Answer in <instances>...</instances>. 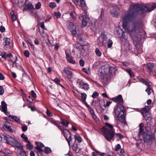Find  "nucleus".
<instances>
[{
    "label": "nucleus",
    "instance_id": "nucleus-60",
    "mask_svg": "<svg viewBox=\"0 0 156 156\" xmlns=\"http://www.w3.org/2000/svg\"><path fill=\"white\" fill-rule=\"evenodd\" d=\"M0 31L2 32H4L5 31V27L3 26H1L0 27Z\"/></svg>",
    "mask_w": 156,
    "mask_h": 156
},
{
    "label": "nucleus",
    "instance_id": "nucleus-50",
    "mask_svg": "<svg viewBox=\"0 0 156 156\" xmlns=\"http://www.w3.org/2000/svg\"><path fill=\"white\" fill-rule=\"evenodd\" d=\"M121 148V146L119 144H118L115 146V150L116 151H119Z\"/></svg>",
    "mask_w": 156,
    "mask_h": 156
},
{
    "label": "nucleus",
    "instance_id": "nucleus-33",
    "mask_svg": "<svg viewBox=\"0 0 156 156\" xmlns=\"http://www.w3.org/2000/svg\"><path fill=\"white\" fill-rule=\"evenodd\" d=\"M76 142V141L75 140L72 146V148L73 150L77 153L78 152H77V151L78 147L77 144H75Z\"/></svg>",
    "mask_w": 156,
    "mask_h": 156
},
{
    "label": "nucleus",
    "instance_id": "nucleus-11",
    "mask_svg": "<svg viewBox=\"0 0 156 156\" xmlns=\"http://www.w3.org/2000/svg\"><path fill=\"white\" fill-rule=\"evenodd\" d=\"M73 2L76 5L83 7L85 5V2L84 0H73Z\"/></svg>",
    "mask_w": 156,
    "mask_h": 156
},
{
    "label": "nucleus",
    "instance_id": "nucleus-38",
    "mask_svg": "<svg viewBox=\"0 0 156 156\" xmlns=\"http://www.w3.org/2000/svg\"><path fill=\"white\" fill-rule=\"evenodd\" d=\"M145 91L148 93V94L149 95L151 92L153 91V90L151 89V86L148 87V88L145 90Z\"/></svg>",
    "mask_w": 156,
    "mask_h": 156
},
{
    "label": "nucleus",
    "instance_id": "nucleus-43",
    "mask_svg": "<svg viewBox=\"0 0 156 156\" xmlns=\"http://www.w3.org/2000/svg\"><path fill=\"white\" fill-rule=\"evenodd\" d=\"M35 149L37 150L38 151V152H43V151L41 148L38 145H37V146L35 147Z\"/></svg>",
    "mask_w": 156,
    "mask_h": 156
},
{
    "label": "nucleus",
    "instance_id": "nucleus-6",
    "mask_svg": "<svg viewBox=\"0 0 156 156\" xmlns=\"http://www.w3.org/2000/svg\"><path fill=\"white\" fill-rule=\"evenodd\" d=\"M76 83L79 88L85 90H88L89 88V85L82 80L78 79L76 82Z\"/></svg>",
    "mask_w": 156,
    "mask_h": 156
},
{
    "label": "nucleus",
    "instance_id": "nucleus-27",
    "mask_svg": "<svg viewBox=\"0 0 156 156\" xmlns=\"http://www.w3.org/2000/svg\"><path fill=\"white\" fill-rule=\"evenodd\" d=\"M61 123L65 126L66 127H67L69 123V122L66 120L61 119Z\"/></svg>",
    "mask_w": 156,
    "mask_h": 156
},
{
    "label": "nucleus",
    "instance_id": "nucleus-9",
    "mask_svg": "<svg viewBox=\"0 0 156 156\" xmlns=\"http://www.w3.org/2000/svg\"><path fill=\"white\" fill-rule=\"evenodd\" d=\"M1 106H0V110L4 112L6 115H7L9 113L7 111V105L6 104L4 101H2L1 102Z\"/></svg>",
    "mask_w": 156,
    "mask_h": 156
},
{
    "label": "nucleus",
    "instance_id": "nucleus-5",
    "mask_svg": "<svg viewBox=\"0 0 156 156\" xmlns=\"http://www.w3.org/2000/svg\"><path fill=\"white\" fill-rule=\"evenodd\" d=\"M143 138L145 142H149L154 138L152 133L150 131H147L144 133Z\"/></svg>",
    "mask_w": 156,
    "mask_h": 156
},
{
    "label": "nucleus",
    "instance_id": "nucleus-10",
    "mask_svg": "<svg viewBox=\"0 0 156 156\" xmlns=\"http://www.w3.org/2000/svg\"><path fill=\"white\" fill-rule=\"evenodd\" d=\"M101 74H108L109 65L106 64L103 66L101 69Z\"/></svg>",
    "mask_w": 156,
    "mask_h": 156
},
{
    "label": "nucleus",
    "instance_id": "nucleus-14",
    "mask_svg": "<svg viewBox=\"0 0 156 156\" xmlns=\"http://www.w3.org/2000/svg\"><path fill=\"white\" fill-rule=\"evenodd\" d=\"M113 101L119 103V105H122L123 103V100L121 95H119L115 98H113Z\"/></svg>",
    "mask_w": 156,
    "mask_h": 156
},
{
    "label": "nucleus",
    "instance_id": "nucleus-17",
    "mask_svg": "<svg viewBox=\"0 0 156 156\" xmlns=\"http://www.w3.org/2000/svg\"><path fill=\"white\" fill-rule=\"evenodd\" d=\"M140 81L142 83L147 87L151 86V83L147 79L140 78L139 79Z\"/></svg>",
    "mask_w": 156,
    "mask_h": 156
},
{
    "label": "nucleus",
    "instance_id": "nucleus-39",
    "mask_svg": "<svg viewBox=\"0 0 156 156\" xmlns=\"http://www.w3.org/2000/svg\"><path fill=\"white\" fill-rule=\"evenodd\" d=\"M3 127L5 129H7L10 132H12V129L9 126H8L6 124H5L3 126Z\"/></svg>",
    "mask_w": 156,
    "mask_h": 156
},
{
    "label": "nucleus",
    "instance_id": "nucleus-1",
    "mask_svg": "<svg viewBox=\"0 0 156 156\" xmlns=\"http://www.w3.org/2000/svg\"><path fill=\"white\" fill-rule=\"evenodd\" d=\"M156 7L155 3L145 5L132 4L130 5L128 13L123 17V27L133 35V39L135 41L139 42L141 41L143 31L141 21L136 20L137 14H141L142 16H144L145 12L152 11Z\"/></svg>",
    "mask_w": 156,
    "mask_h": 156
},
{
    "label": "nucleus",
    "instance_id": "nucleus-55",
    "mask_svg": "<svg viewBox=\"0 0 156 156\" xmlns=\"http://www.w3.org/2000/svg\"><path fill=\"white\" fill-rule=\"evenodd\" d=\"M54 15L56 16L57 18H58L60 17L61 16V14L59 12H55L54 13Z\"/></svg>",
    "mask_w": 156,
    "mask_h": 156
},
{
    "label": "nucleus",
    "instance_id": "nucleus-63",
    "mask_svg": "<svg viewBox=\"0 0 156 156\" xmlns=\"http://www.w3.org/2000/svg\"><path fill=\"white\" fill-rule=\"evenodd\" d=\"M71 33L73 35H75L76 34V29H72L71 30Z\"/></svg>",
    "mask_w": 156,
    "mask_h": 156
},
{
    "label": "nucleus",
    "instance_id": "nucleus-44",
    "mask_svg": "<svg viewBox=\"0 0 156 156\" xmlns=\"http://www.w3.org/2000/svg\"><path fill=\"white\" fill-rule=\"evenodd\" d=\"M96 55L98 56H100L101 55V53L100 52L98 48H96L95 51Z\"/></svg>",
    "mask_w": 156,
    "mask_h": 156
},
{
    "label": "nucleus",
    "instance_id": "nucleus-57",
    "mask_svg": "<svg viewBox=\"0 0 156 156\" xmlns=\"http://www.w3.org/2000/svg\"><path fill=\"white\" fill-rule=\"evenodd\" d=\"M28 127L26 126H24L22 127V129L23 132L26 131Z\"/></svg>",
    "mask_w": 156,
    "mask_h": 156
},
{
    "label": "nucleus",
    "instance_id": "nucleus-59",
    "mask_svg": "<svg viewBox=\"0 0 156 156\" xmlns=\"http://www.w3.org/2000/svg\"><path fill=\"white\" fill-rule=\"evenodd\" d=\"M143 128H140L139 131V135L142 134L144 132Z\"/></svg>",
    "mask_w": 156,
    "mask_h": 156
},
{
    "label": "nucleus",
    "instance_id": "nucleus-53",
    "mask_svg": "<svg viewBox=\"0 0 156 156\" xmlns=\"http://www.w3.org/2000/svg\"><path fill=\"white\" fill-rule=\"evenodd\" d=\"M24 55L25 56L27 57H29L30 53L29 51L28 50H27L25 51H24Z\"/></svg>",
    "mask_w": 156,
    "mask_h": 156
},
{
    "label": "nucleus",
    "instance_id": "nucleus-34",
    "mask_svg": "<svg viewBox=\"0 0 156 156\" xmlns=\"http://www.w3.org/2000/svg\"><path fill=\"white\" fill-rule=\"evenodd\" d=\"M28 144H27L26 146L27 148L30 150H32L33 147V146L30 143V141H27Z\"/></svg>",
    "mask_w": 156,
    "mask_h": 156
},
{
    "label": "nucleus",
    "instance_id": "nucleus-3",
    "mask_svg": "<svg viewBox=\"0 0 156 156\" xmlns=\"http://www.w3.org/2000/svg\"><path fill=\"white\" fill-rule=\"evenodd\" d=\"M5 138L8 144H9L14 147H17L20 148V150H23V148L20 143L16 141L14 139L9 135L5 136Z\"/></svg>",
    "mask_w": 156,
    "mask_h": 156
},
{
    "label": "nucleus",
    "instance_id": "nucleus-54",
    "mask_svg": "<svg viewBox=\"0 0 156 156\" xmlns=\"http://www.w3.org/2000/svg\"><path fill=\"white\" fill-rule=\"evenodd\" d=\"M4 93V89L2 86H0V95H2Z\"/></svg>",
    "mask_w": 156,
    "mask_h": 156
},
{
    "label": "nucleus",
    "instance_id": "nucleus-23",
    "mask_svg": "<svg viewBox=\"0 0 156 156\" xmlns=\"http://www.w3.org/2000/svg\"><path fill=\"white\" fill-rule=\"evenodd\" d=\"M9 117H10L12 121H15L19 124H21V120L17 116L9 115Z\"/></svg>",
    "mask_w": 156,
    "mask_h": 156
},
{
    "label": "nucleus",
    "instance_id": "nucleus-51",
    "mask_svg": "<svg viewBox=\"0 0 156 156\" xmlns=\"http://www.w3.org/2000/svg\"><path fill=\"white\" fill-rule=\"evenodd\" d=\"M31 94L32 97L34 99L36 98L37 97L36 94L33 90H32L31 91Z\"/></svg>",
    "mask_w": 156,
    "mask_h": 156
},
{
    "label": "nucleus",
    "instance_id": "nucleus-37",
    "mask_svg": "<svg viewBox=\"0 0 156 156\" xmlns=\"http://www.w3.org/2000/svg\"><path fill=\"white\" fill-rule=\"evenodd\" d=\"M126 71L129 74L131 77H133L134 74L131 69H126Z\"/></svg>",
    "mask_w": 156,
    "mask_h": 156
},
{
    "label": "nucleus",
    "instance_id": "nucleus-42",
    "mask_svg": "<svg viewBox=\"0 0 156 156\" xmlns=\"http://www.w3.org/2000/svg\"><path fill=\"white\" fill-rule=\"evenodd\" d=\"M11 15L12 20L13 21L16 20V16L15 15L14 12L13 11H12L11 12Z\"/></svg>",
    "mask_w": 156,
    "mask_h": 156
},
{
    "label": "nucleus",
    "instance_id": "nucleus-29",
    "mask_svg": "<svg viewBox=\"0 0 156 156\" xmlns=\"http://www.w3.org/2000/svg\"><path fill=\"white\" fill-rule=\"evenodd\" d=\"M0 56L2 57V58H4L5 60H6V58L7 57V54L5 52L0 51Z\"/></svg>",
    "mask_w": 156,
    "mask_h": 156
},
{
    "label": "nucleus",
    "instance_id": "nucleus-2",
    "mask_svg": "<svg viewBox=\"0 0 156 156\" xmlns=\"http://www.w3.org/2000/svg\"><path fill=\"white\" fill-rule=\"evenodd\" d=\"M102 134L105 139L108 141L114 140L115 136L114 130L109 129L105 126H103L101 129Z\"/></svg>",
    "mask_w": 156,
    "mask_h": 156
},
{
    "label": "nucleus",
    "instance_id": "nucleus-25",
    "mask_svg": "<svg viewBox=\"0 0 156 156\" xmlns=\"http://www.w3.org/2000/svg\"><path fill=\"white\" fill-rule=\"evenodd\" d=\"M151 107L149 106H146L143 108L142 110V113L144 116H146L145 114L149 112V111Z\"/></svg>",
    "mask_w": 156,
    "mask_h": 156
},
{
    "label": "nucleus",
    "instance_id": "nucleus-18",
    "mask_svg": "<svg viewBox=\"0 0 156 156\" xmlns=\"http://www.w3.org/2000/svg\"><path fill=\"white\" fill-rule=\"evenodd\" d=\"M77 26L72 22H69L67 24L68 28L70 30L72 29H76Z\"/></svg>",
    "mask_w": 156,
    "mask_h": 156
},
{
    "label": "nucleus",
    "instance_id": "nucleus-20",
    "mask_svg": "<svg viewBox=\"0 0 156 156\" xmlns=\"http://www.w3.org/2000/svg\"><path fill=\"white\" fill-rule=\"evenodd\" d=\"M33 9V6L31 3L30 2L28 3L25 6L23 10V11H24L26 10H30Z\"/></svg>",
    "mask_w": 156,
    "mask_h": 156
},
{
    "label": "nucleus",
    "instance_id": "nucleus-45",
    "mask_svg": "<svg viewBox=\"0 0 156 156\" xmlns=\"http://www.w3.org/2000/svg\"><path fill=\"white\" fill-rule=\"evenodd\" d=\"M113 42L111 40H109L108 41V48H110L112 47V44Z\"/></svg>",
    "mask_w": 156,
    "mask_h": 156
},
{
    "label": "nucleus",
    "instance_id": "nucleus-49",
    "mask_svg": "<svg viewBox=\"0 0 156 156\" xmlns=\"http://www.w3.org/2000/svg\"><path fill=\"white\" fill-rule=\"evenodd\" d=\"M35 143L37 145H38L39 146L41 147V148L44 147V146L43 144L41 143L36 142Z\"/></svg>",
    "mask_w": 156,
    "mask_h": 156
},
{
    "label": "nucleus",
    "instance_id": "nucleus-28",
    "mask_svg": "<svg viewBox=\"0 0 156 156\" xmlns=\"http://www.w3.org/2000/svg\"><path fill=\"white\" fill-rule=\"evenodd\" d=\"M58 129H60L63 133L64 135L67 132H69V130L67 129H64L63 127L61 126H57Z\"/></svg>",
    "mask_w": 156,
    "mask_h": 156
},
{
    "label": "nucleus",
    "instance_id": "nucleus-30",
    "mask_svg": "<svg viewBox=\"0 0 156 156\" xmlns=\"http://www.w3.org/2000/svg\"><path fill=\"white\" fill-rule=\"evenodd\" d=\"M4 41H5L4 43V46H6L9 45L10 43V40L9 39L7 38H5L4 39Z\"/></svg>",
    "mask_w": 156,
    "mask_h": 156
},
{
    "label": "nucleus",
    "instance_id": "nucleus-26",
    "mask_svg": "<svg viewBox=\"0 0 156 156\" xmlns=\"http://www.w3.org/2000/svg\"><path fill=\"white\" fill-rule=\"evenodd\" d=\"M88 20V18H87L86 16H83L82 21V27H85L86 26Z\"/></svg>",
    "mask_w": 156,
    "mask_h": 156
},
{
    "label": "nucleus",
    "instance_id": "nucleus-8",
    "mask_svg": "<svg viewBox=\"0 0 156 156\" xmlns=\"http://www.w3.org/2000/svg\"><path fill=\"white\" fill-rule=\"evenodd\" d=\"M109 77V76L108 74H101L100 76L101 82L105 84H106L108 82Z\"/></svg>",
    "mask_w": 156,
    "mask_h": 156
},
{
    "label": "nucleus",
    "instance_id": "nucleus-61",
    "mask_svg": "<svg viewBox=\"0 0 156 156\" xmlns=\"http://www.w3.org/2000/svg\"><path fill=\"white\" fill-rule=\"evenodd\" d=\"M79 63L81 66H83L84 65V61L83 60H80L79 61Z\"/></svg>",
    "mask_w": 156,
    "mask_h": 156
},
{
    "label": "nucleus",
    "instance_id": "nucleus-58",
    "mask_svg": "<svg viewBox=\"0 0 156 156\" xmlns=\"http://www.w3.org/2000/svg\"><path fill=\"white\" fill-rule=\"evenodd\" d=\"M54 81L55 82L59 84V85H60L61 86H62V85L61 84H60V83H59L60 81V80H59V79L57 78H56L54 80Z\"/></svg>",
    "mask_w": 156,
    "mask_h": 156
},
{
    "label": "nucleus",
    "instance_id": "nucleus-31",
    "mask_svg": "<svg viewBox=\"0 0 156 156\" xmlns=\"http://www.w3.org/2000/svg\"><path fill=\"white\" fill-rule=\"evenodd\" d=\"M81 94L82 100L83 102H85L87 98V95L85 93H81Z\"/></svg>",
    "mask_w": 156,
    "mask_h": 156
},
{
    "label": "nucleus",
    "instance_id": "nucleus-12",
    "mask_svg": "<svg viewBox=\"0 0 156 156\" xmlns=\"http://www.w3.org/2000/svg\"><path fill=\"white\" fill-rule=\"evenodd\" d=\"M117 69L116 66H112L109 65V70L108 74L114 75L115 74V73Z\"/></svg>",
    "mask_w": 156,
    "mask_h": 156
},
{
    "label": "nucleus",
    "instance_id": "nucleus-48",
    "mask_svg": "<svg viewBox=\"0 0 156 156\" xmlns=\"http://www.w3.org/2000/svg\"><path fill=\"white\" fill-rule=\"evenodd\" d=\"M105 125L106 126L110 128L109 129L114 130L112 125L109 124L107 122L105 123Z\"/></svg>",
    "mask_w": 156,
    "mask_h": 156
},
{
    "label": "nucleus",
    "instance_id": "nucleus-19",
    "mask_svg": "<svg viewBox=\"0 0 156 156\" xmlns=\"http://www.w3.org/2000/svg\"><path fill=\"white\" fill-rule=\"evenodd\" d=\"M64 71L66 75V78L69 79H70L72 77V72L69 70L67 68H65Z\"/></svg>",
    "mask_w": 156,
    "mask_h": 156
},
{
    "label": "nucleus",
    "instance_id": "nucleus-4",
    "mask_svg": "<svg viewBox=\"0 0 156 156\" xmlns=\"http://www.w3.org/2000/svg\"><path fill=\"white\" fill-rule=\"evenodd\" d=\"M115 115L117 117H119V115L125 113V109L122 105H117L116 107L114 109Z\"/></svg>",
    "mask_w": 156,
    "mask_h": 156
},
{
    "label": "nucleus",
    "instance_id": "nucleus-13",
    "mask_svg": "<svg viewBox=\"0 0 156 156\" xmlns=\"http://www.w3.org/2000/svg\"><path fill=\"white\" fill-rule=\"evenodd\" d=\"M64 137L66 138V140L68 143V144L69 146L70 145V142L72 140V134L69 131V132H67L66 133H65L64 135Z\"/></svg>",
    "mask_w": 156,
    "mask_h": 156
},
{
    "label": "nucleus",
    "instance_id": "nucleus-35",
    "mask_svg": "<svg viewBox=\"0 0 156 156\" xmlns=\"http://www.w3.org/2000/svg\"><path fill=\"white\" fill-rule=\"evenodd\" d=\"M75 139L77 140L78 143L82 141L81 138L78 135H75L74 136Z\"/></svg>",
    "mask_w": 156,
    "mask_h": 156
},
{
    "label": "nucleus",
    "instance_id": "nucleus-16",
    "mask_svg": "<svg viewBox=\"0 0 156 156\" xmlns=\"http://www.w3.org/2000/svg\"><path fill=\"white\" fill-rule=\"evenodd\" d=\"M123 32L122 30L120 28H117L115 29V34L118 37H120L122 33H123Z\"/></svg>",
    "mask_w": 156,
    "mask_h": 156
},
{
    "label": "nucleus",
    "instance_id": "nucleus-21",
    "mask_svg": "<svg viewBox=\"0 0 156 156\" xmlns=\"http://www.w3.org/2000/svg\"><path fill=\"white\" fill-rule=\"evenodd\" d=\"M125 113L122 114H121L120 117H119L118 120L122 123L125 124L126 123V120L125 119Z\"/></svg>",
    "mask_w": 156,
    "mask_h": 156
},
{
    "label": "nucleus",
    "instance_id": "nucleus-56",
    "mask_svg": "<svg viewBox=\"0 0 156 156\" xmlns=\"http://www.w3.org/2000/svg\"><path fill=\"white\" fill-rule=\"evenodd\" d=\"M28 43L30 44V45L31 46V48H32L33 49H34V45L32 43L30 39H29L28 40Z\"/></svg>",
    "mask_w": 156,
    "mask_h": 156
},
{
    "label": "nucleus",
    "instance_id": "nucleus-32",
    "mask_svg": "<svg viewBox=\"0 0 156 156\" xmlns=\"http://www.w3.org/2000/svg\"><path fill=\"white\" fill-rule=\"evenodd\" d=\"M44 152L46 154H48L51 152V150L49 147H46L44 148Z\"/></svg>",
    "mask_w": 156,
    "mask_h": 156
},
{
    "label": "nucleus",
    "instance_id": "nucleus-40",
    "mask_svg": "<svg viewBox=\"0 0 156 156\" xmlns=\"http://www.w3.org/2000/svg\"><path fill=\"white\" fill-rule=\"evenodd\" d=\"M21 137L24 140V141L26 142H27V141L29 140H28V138L27 136L24 134V133H22L21 135Z\"/></svg>",
    "mask_w": 156,
    "mask_h": 156
},
{
    "label": "nucleus",
    "instance_id": "nucleus-52",
    "mask_svg": "<svg viewBox=\"0 0 156 156\" xmlns=\"http://www.w3.org/2000/svg\"><path fill=\"white\" fill-rule=\"evenodd\" d=\"M41 3L39 2H38L36 5L35 8L36 9H39L41 8Z\"/></svg>",
    "mask_w": 156,
    "mask_h": 156
},
{
    "label": "nucleus",
    "instance_id": "nucleus-41",
    "mask_svg": "<svg viewBox=\"0 0 156 156\" xmlns=\"http://www.w3.org/2000/svg\"><path fill=\"white\" fill-rule=\"evenodd\" d=\"M115 136L116 138H118L120 139H122L124 137L123 135L121 134L120 133H115Z\"/></svg>",
    "mask_w": 156,
    "mask_h": 156
},
{
    "label": "nucleus",
    "instance_id": "nucleus-47",
    "mask_svg": "<svg viewBox=\"0 0 156 156\" xmlns=\"http://www.w3.org/2000/svg\"><path fill=\"white\" fill-rule=\"evenodd\" d=\"M99 95V94L98 92L95 91L93 93L92 95V97L93 98H96L97 97H98Z\"/></svg>",
    "mask_w": 156,
    "mask_h": 156
},
{
    "label": "nucleus",
    "instance_id": "nucleus-24",
    "mask_svg": "<svg viewBox=\"0 0 156 156\" xmlns=\"http://www.w3.org/2000/svg\"><path fill=\"white\" fill-rule=\"evenodd\" d=\"M154 66V64L152 63H148L145 65L146 68L149 72H150L151 71V69L153 68Z\"/></svg>",
    "mask_w": 156,
    "mask_h": 156
},
{
    "label": "nucleus",
    "instance_id": "nucleus-22",
    "mask_svg": "<svg viewBox=\"0 0 156 156\" xmlns=\"http://www.w3.org/2000/svg\"><path fill=\"white\" fill-rule=\"evenodd\" d=\"M110 12L113 16L117 17L119 16V14L115 9H112L110 10Z\"/></svg>",
    "mask_w": 156,
    "mask_h": 156
},
{
    "label": "nucleus",
    "instance_id": "nucleus-7",
    "mask_svg": "<svg viewBox=\"0 0 156 156\" xmlns=\"http://www.w3.org/2000/svg\"><path fill=\"white\" fill-rule=\"evenodd\" d=\"M101 39L103 40V41H101V42L98 43V44L99 47H102L105 43L104 41H106L107 38L106 33H105V32L102 33L101 34Z\"/></svg>",
    "mask_w": 156,
    "mask_h": 156
},
{
    "label": "nucleus",
    "instance_id": "nucleus-36",
    "mask_svg": "<svg viewBox=\"0 0 156 156\" xmlns=\"http://www.w3.org/2000/svg\"><path fill=\"white\" fill-rule=\"evenodd\" d=\"M120 37L121 38V41H123L124 40H126V37L125 33L124 32H123V33H122Z\"/></svg>",
    "mask_w": 156,
    "mask_h": 156
},
{
    "label": "nucleus",
    "instance_id": "nucleus-15",
    "mask_svg": "<svg viewBox=\"0 0 156 156\" xmlns=\"http://www.w3.org/2000/svg\"><path fill=\"white\" fill-rule=\"evenodd\" d=\"M66 55L68 62L73 64H75L76 63V62L73 60V58L70 55L66 52Z\"/></svg>",
    "mask_w": 156,
    "mask_h": 156
},
{
    "label": "nucleus",
    "instance_id": "nucleus-46",
    "mask_svg": "<svg viewBox=\"0 0 156 156\" xmlns=\"http://www.w3.org/2000/svg\"><path fill=\"white\" fill-rule=\"evenodd\" d=\"M49 5L50 7L52 8H55L56 6V4L54 2H51L49 3Z\"/></svg>",
    "mask_w": 156,
    "mask_h": 156
},
{
    "label": "nucleus",
    "instance_id": "nucleus-64",
    "mask_svg": "<svg viewBox=\"0 0 156 156\" xmlns=\"http://www.w3.org/2000/svg\"><path fill=\"white\" fill-rule=\"evenodd\" d=\"M46 114L48 116H52L51 113L48 110H47Z\"/></svg>",
    "mask_w": 156,
    "mask_h": 156
},
{
    "label": "nucleus",
    "instance_id": "nucleus-62",
    "mask_svg": "<svg viewBox=\"0 0 156 156\" xmlns=\"http://www.w3.org/2000/svg\"><path fill=\"white\" fill-rule=\"evenodd\" d=\"M75 48L76 50H77V51H78V50L81 51L83 49V48L81 46H77Z\"/></svg>",
    "mask_w": 156,
    "mask_h": 156
}]
</instances>
